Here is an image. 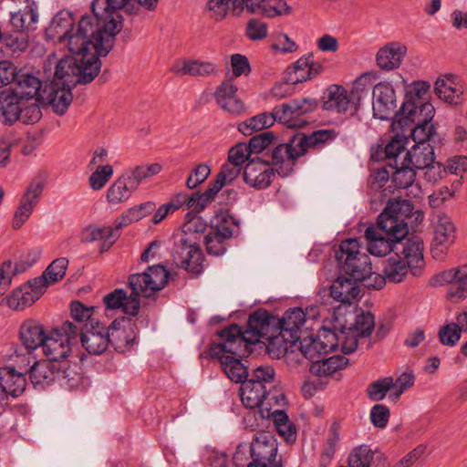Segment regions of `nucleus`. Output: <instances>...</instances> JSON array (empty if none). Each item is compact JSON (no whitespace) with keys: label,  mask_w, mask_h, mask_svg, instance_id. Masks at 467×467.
I'll return each mask as SVG.
<instances>
[{"label":"nucleus","mask_w":467,"mask_h":467,"mask_svg":"<svg viewBox=\"0 0 467 467\" xmlns=\"http://www.w3.org/2000/svg\"><path fill=\"white\" fill-rule=\"evenodd\" d=\"M403 160L405 164H410L415 170H421L435 161L434 149L430 143L414 144L405 152Z\"/></svg>","instance_id":"nucleus-36"},{"label":"nucleus","mask_w":467,"mask_h":467,"mask_svg":"<svg viewBox=\"0 0 467 467\" xmlns=\"http://www.w3.org/2000/svg\"><path fill=\"white\" fill-rule=\"evenodd\" d=\"M271 415L279 435L288 442L296 441V429L295 424L289 420L287 414L283 410H275Z\"/></svg>","instance_id":"nucleus-49"},{"label":"nucleus","mask_w":467,"mask_h":467,"mask_svg":"<svg viewBox=\"0 0 467 467\" xmlns=\"http://www.w3.org/2000/svg\"><path fill=\"white\" fill-rule=\"evenodd\" d=\"M374 326V316L370 312L357 315L354 323L348 328L342 326L337 333L342 351L345 354L353 353L358 348V337H368Z\"/></svg>","instance_id":"nucleus-14"},{"label":"nucleus","mask_w":467,"mask_h":467,"mask_svg":"<svg viewBox=\"0 0 467 467\" xmlns=\"http://www.w3.org/2000/svg\"><path fill=\"white\" fill-rule=\"evenodd\" d=\"M78 327L80 342L89 354L100 355L109 346V328L98 319H91Z\"/></svg>","instance_id":"nucleus-15"},{"label":"nucleus","mask_w":467,"mask_h":467,"mask_svg":"<svg viewBox=\"0 0 467 467\" xmlns=\"http://www.w3.org/2000/svg\"><path fill=\"white\" fill-rule=\"evenodd\" d=\"M112 174L113 168L111 165H99L89 176L88 182L90 187L95 191L102 189L111 178Z\"/></svg>","instance_id":"nucleus-61"},{"label":"nucleus","mask_w":467,"mask_h":467,"mask_svg":"<svg viewBox=\"0 0 467 467\" xmlns=\"http://www.w3.org/2000/svg\"><path fill=\"white\" fill-rule=\"evenodd\" d=\"M346 467H387V460L382 452L360 445L350 452Z\"/></svg>","instance_id":"nucleus-28"},{"label":"nucleus","mask_w":467,"mask_h":467,"mask_svg":"<svg viewBox=\"0 0 467 467\" xmlns=\"http://www.w3.org/2000/svg\"><path fill=\"white\" fill-rule=\"evenodd\" d=\"M412 211L413 204L409 200H389L376 224L369 225L365 231L368 251L375 256L394 252L397 241L409 234L407 219Z\"/></svg>","instance_id":"nucleus-3"},{"label":"nucleus","mask_w":467,"mask_h":467,"mask_svg":"<svg viewBox=\"0 0 467 467\" xmlns=\"http://www.w3.org/2000/svg\"><path fill=\"white\" fill-rule=\"evenodd\" d=\"M338 133L335 130H317L309 134L296 132L287 143L276 145L271 151L270 160L265 161L282 177L288 176L296 161L309 149L322 150L330 145Z\"/></svg>","instance_id":"nucleus-5"},{"label":"nucleus","mask_w":467,"mask_h":467,"mask_svg":"<svg viewBox=\"0 0 467 467\" xmlns=\"http://www.w3.org/2000/svg\"><path fill=\"white\" fill-rule=\"evenodd\" d=\"M431 84L428 81L418 80L408 85L405 97L398 114H407L408 118L415 116L426 105H432L427 100Z\"/></svg>","instance_id":"nucleus-22"},{"label":"nucleus","mask_w":467,"mask_h":467,"mask_svg":"<svg viewBox=\"0 0 467 467\" xmlns=\"http://www.w3.org/2000/svg\"><path fill=\"white\" fill-rule=\"evenodd\" d=\"M130 0H94L92 15L84 16L78 22V34L71 36L69 44L74 52L87 49L89 46L99 56L105 57L115 44V36L121 30V22L117 20V10ZM158 0H139L140 5L153 8Z\"/></svg>","instance_id":"nucleus-1"},{"label":"nucleus","mask_w":467,"mask_h":467,"mask_svg":"<svg viewBox=\"0 0 467 467\" xmlns=\"http://www.w3.org/2000/svg\"><path fill=\"white\" fill-rule=\"evenodd\" d=\"M394 253L398 255L402 254L403 260L408 263L410 271L415 276L421 274L425 265L424 262V244L420 236H405L397 241L394 246Z\"/></svg>","instance_id":"nucleus-20"},{"label":"nucleus","mask_w":467,"mask_h":467,"mask_svg":"<svg viewBox=\"0 0 467 467\" xmlns=\"http://www.w3.org/2000/svg\"><path fill=\"white\" fill-rule=\"evenodd\" d=\"M29 377L32 384L44 388L48 386L57 379L68 377L66 363L54 362L49 360L36 361L29 369Z\"/></svg>","instance_id":"nucleus-23"},{"label":"nucleus","mask_w":467,"mask_h":467,"mask_svg":"<svg viewBox=\"0 0 467 467\" xmlns=\"http://www.w3.org/2000/svg\"><path fill=\"white\" fill-rule=\"evenodd\" d=\"M359 248L358 239H346L341 242L339 249L336 252V259L346 275L356 281L365 282L373 273L369 256L361 253Z\"/></svg>","instance_id":"nucleus-8"},{"label":"nucleus","mask_w":467,"mask_h":467,"mask_svg":"<svg viewBox=\"0 0 467 467\" xmlns=\"http://www.w3.org/2000/svg\"><path fill=\"white\" fill-rule=\"evenodd\" d=\"M169 276L170 273L165 265L157 264L149 266L143 273L130 275L129 286L131 289L130 296L123 289L117 288L104 296L103 303L109 310L121 308L127 315L137 316L140 307L139 297H150L163 289Z\"/></svg>","instance_id":"nucleus-4"},{"label":"nucleus","mask_w":467,"mask_h":467,"mask_svg":"<svg viewBox=\"0 0 467 467\" xmlns=\"http://www.w3.org/2000/svg\"><path fill=\"white\" fill-rule=\"evenodd\" d=\"M240 396L245 408H259L265 404V400L267 397V387L254 380L245 379L242 382Z\"/></svg>","instance_id":"nucleus-34"},{"label":"nucleus","mask_w":467,"mask_h":467,"mask_svg":"<svg viewBox=\"0 0 467 467\" xmlns=\"http://www.w3.org/2000/svg\"><path fill=\"white\" fill-rule=\"evenodd\" d=\"M179 208L177 205V209ZM181 208L182 212L184 213V223L182 225L180 267L189 273L198 275L203 269V254L199 242L206 229V223L198 214L202 210L188 208V202L186 206Z\"/></svg>","instance_id":"nucleus-6"},{"label":"nucleus","mask_w":467,"mask_h":467,"mask_svg":"<svg viewBox=\"0 0 467 467\" xmlns=\"http://www.w3.org/2000/svg\"><path fill=\"white\" fill-rule=\"evenodd\" d=\"M14 82V86L8 89L21 99L28 102L41 99L42 83L36 76L29 73L17 74Z\"/></svg>","instance_id":"nucleus-29"},{"label":"nucleus","mask_w":467,"mask_h":467,"mask_svg":"<svg viewBox=\"0 0 467 467\" xmlns=\"http://www.w3.org/2000/svg\"><path fill=\"white\" fill-rule=\"evenodd\" d=\"M229 238L231 237L211 231L204 237L207 253L216 256L223 254L226 251L225 241Z\"/></svg>","instance_id":"nucleus-58"},{"label":"nucleus","mask_w":467,"mask_h":467,"mask_svg":"<svg viewBox=\"0 0 467 467\" xmlns=\"http://www.w3.org/2000/svg\"><path fill=\"white\" fill-rule=\"evenodd\" d=\"M279 324L278 336L281 337L282 341L291 346L296 344L301 338V328L306 324L304 310L300 307L286 310ZM285 348H287V346H285Z\"/></svg>","instance_id":"nucleus-25"},{"label":"nucleus","mask_w":467,"mask_h":467,"mask_svg":"<svg viewBox=\"0 0 467 467\" xmlns=\"http://www.w3.org/2000/svg\"><path fill=\"white\" fill-rule=\"evenodd\" d=\"M250 452L252 462L247 467H282L281 462L276 460L277 444L269 434L256 436L250 445Z\"/></svg>","instance_id":"nucleus-17"},{"label":"nucleus","mask_w":467,"mask_h":467,"mask_svg":"<svg viewBox=\"0 0 467 467\" xmlns=\"http://www.w3.org/2000/svg\"><path fill=\"white\" fill-rule=\"evenodd\" d=\"M68 265V260L65 257L55 259L44 271L45 276L48 278L49 283L55 284L61 280Z\"/></svg>","instance_id":"nucleus-64"},{"label":"nucleus","mask_w":467,"mask_h":467,"mask_svg":"<svg viewBox=\"0 0 467 467\" xmlns=\"http://www.w3.org/2000/svg\"><path fill=\"white\" fill-rule=\"evenodd\" d=\"M462 332L455 322H450L439 329V340L443 346L453 347L459 342Z\"/></svg>","instance_id":"nucleus-59"},{"label":"nucleus","mask_w":467,"mask_h":467,"mask_svg":"<svg viewBox=\"0 0 467 467\" xmlns=\"http://www.w3.org/2000/svg\"><path fill=\"white\" fill-rule=\"evenodd\" d=\"M434 91L441 99L452 105H458L462 102L463 87L460 83L458 76L446 74L436 80Z\"/></svg>","instance_id":"nucleus-27"},{"label":"nucleus","mask_w":467,"mask_h":467,"mask_svg":"<svg viewBox=\"0 0 467 467\" xmlns=\"http://www.w3.org/2000/svg\"><path fill=\"white\" fill-rule=\"evenodd\" d=\"M406 47L398 43H390L381 47L376 56L377 65L384 70L398 68L406 54Z\"/></svg>","instance_id":"nucleus-35"},{"label":"nucleus","mask_w":467,"mask_h":467,"mask_svg":"<svg viewBox=\"0 0 467 467\" xmlns=\"http://www.w3.org/2000/svg\"><path fill=\"white\" fill-rule=\"evenodd\" d=\"M212 231L223 236L233 237L239 232V222L232 216L228 210L218 211L211 219Z\"/></svg>","instance_id":"nucleus-42"},{"label":"nucleus","mask_w":467,"mask_h":467,"mask_svg":"<svg viewBox=\"0 0 467 467\" xmlns=\"http://www.w3.org/2000/svg\"><path fill=\"white\" fill-rule=\"evenodd\" d=\"M26 386V379L23 372H17L13 367L0 368V387L8 396L18 397Z\"/></svg>","instance_id":"nucleus-31"},{"label":"nucleus","mask_w":467,"mask_h":467,"mask_svg":"<svg viewBox=\"0 0 467 467\" xmlns=\"http://www.w3.org/2000/svg\"><path fill=\"white\" fill-rule=\"evenodd\" d=\"M219 341L213 342L210 347V356L220 361L221 367L225 375L234 382L244 381L248 377L247 368L242 363L239 358L251 352V349L243 347V352L236 354L230 351L226 346V337L218 336Z\"/></svg>","instance_id":"nucleus-10"},{"label":"nucleus","mask_w":467,"mask_h":467,"mask_svg":"<svg viewBox=\"0 0 467 467\" xmlns=\"http://www.w3.org/2000/svg\"><path fill=\"white\" fill-rule=\"evenodd\" d=\"M372 109L375 118L387 120L393 118L399 111H396L397 99L392 85L389 82H379L373 88Z\"/></svg>","instance_id":"nucleus-19"},{"label":"nucleus","mask_w":467,"mask_h":467,"mask_svg":"<svg viewBox=\"0 0 467 467\" xmlns=\"http://www.w3.org/2000/svg\"><path fill=\"white\" fill-rule=\"evenodd\" d=\"M414 381L415 377L412 372H404L400 375L397 379H394L393 390L389 394V399L397 401L406 389L413 386Z\"/></svg>","instance_id":"nucleus-63"},{"label":"nucleus","mask_w":467,"mask_h":467,"mask_svg":"<svg viewBox=\"0 0 467 467\" xmlns=\"http://www.w3.org/2000/svg\"><path fill=\"white\" fill-rule=\"evenodd\" d=\"M226 181L217 174L215 180L210 182L208 188L202 194L194 193L188 198V208L193 210H203L207 203L213 199L214 195L225 185Z\"/></svg>","instance_id":"nucleus-44"},{"label":"nucleus","mask_w":467,"mask_h":467,"mask_svg":"<svg viewBox=\"0 0 467 467\" xmlns=\"http://www.w3.org/2000/svg\"><path fill=\"white\" fill-rule=\"evenodd\" d=\"M410 266L400 255L396 253L390 255L384 263L382 272L385 280L391 283H400L408 275Z\"/></svg>","instance_id":"nucleus-40"},{"label":"nucleus","mask_w":467,"mask_h":467,"mask_svg":"<svg viewBox=\"0 0 467 467\" xmlns=\"http://www.w3.org/2000/svg\"><path fill=\"white\" fill-rule=\"evenodd\" d=\"M243 177L245 183L261 190L270 185L275 177V171L268 162L256 157L247 162L244 168Z\"/></svg>","instance_id":"nucleus-24"},{"label":"nucleus","mask_w":467,"mask_h":467,"mask_svg":"<svg viewBox=\"0 0 467 467\" xmlns=\"http://www.w3.org/2000/svg\"><path fill=\"white\" fill-rule=\"evenodd\" d=\"M3 41L6 49L12 55H19L25 52L29 45V36L26 32L18 31L15 34H8L3 36Z\"/></svg>","instance_id":"nucleus-53"},{"label":"nucleus","mask_w":467,"mask_h":467,"mask_svg":"<svg viewBox=\"0 0 467 467\" xmlns=\"http://www.w3.org/2000/svg\"><path fill=\"white\" fill-rule=\"evenodd\" d=\"M217 72V67L212 62L187 59L177 69V76L207 77Z\"/></svg>","instance_id":"nucleus-47"},{"label":"nucleus","mask_w":467,"mask_h":467,"mask_svg":"<svg viewBox=\"0 0 467 467\" xmlns=\"http://www.w3.org/2000/svg\"><path fill=\"white\" fill-rule=\"evenodd\" d=\"M237 87L232 80H225L216 88L214 97L219 106L230 114L240 115L244 112L245 107L238 99Z\"/></svg>","instance_id":"nucleus-26"},{"label":"nucleus","mask_w":467,"mask_h":467,"mask_svg":"<svg viewBox=\"0 0 467 467\" xmlns=\"http://www.w3.org/2000/svg\"><path fill=\"white\" fill-rule=\"evenodd\" d=\"M389 180V172L385 169L381 168L375 171L368 179V186L372 192H374V198H377L376 195L379 193V198H381L384 194L386 189H383L385 184Z\"/></svg>","instance_id":"nucleus-62"},{"label":"nucleus","mask_w":467,"mask_h":467,"mask_svg":"<svg viewBox=\"0 0 467 467\" xmlns=\"http://www.w3.org/2000/svg\"><path fill=\"white\" fill-rule=\"evenodd\" d=\"M95 307L86 306L79 301H74L71 304V317L75 320L74 325L82 327L86 322H89L94 317Z\"/></svg>","instance_id":"nucleus-60"},{"label":"nucleus","mask_w":467,"mask_h":467,"mask_svg":"<svg viewBox=\"0 0 467 467\" xmlns=\"http://www.w3.org/2000/svg\"><path fill=\"white\" fill-rule=\"evenodd\" d=\"M271 317L266 310H257L250 315L246 329L243 331L238 325L233 324L218 332V336L226 337V346L230 351L241 354L243 347L250 348L261 337L271 339L273 343L279 341V336L269 335Z\"/></svg>","instance_id":"nucleus-7"},{"label":"nucleus","mask_w":467,"mask_h":467,"mask_svg":"<svg viewBox=\"0 0 467 467\" xmlns=\"http://www.w3.org/2000/svg\"><path fill=\"white\" fill-rule=\"evenodd\" d=\"M299 343L302 355L312 361L323 354L335 350L340 344L337 333L327 328L320 330L317 337H306L299 340Z\"/></svg>","instance_id":"nucleus-18"},{"label":"nucleus","mask_w":467,"mask_h":467,"mask_svg":"<svg viewBox=\"0 0 467 467\" xmlns=\"http://www.w3.org/2000/svg\"><path fill=\"white\" fill-rule=\"evenodd\" d=\"M78 341V327L73 322H65L61 328L54 329L45 337L41 348L47 360L59 362L68 357L71 345Z\"/></svg>","instance_id":"nucleus-9"},{"label":"nucleus","mask_w":467,"mask_h":467,"mask_svg":"<svg viewBox=\"0 0 467 467\" xmlns=\"http://www.w3.org/2000/svg\"><path fill=\"white\" fill-rule=\"evenodd\" d=\"M435 109L432 105H426L415 116L407 118V114H397L392 122L394 127L404 129L415 123L411 129V136L415 144L429 143L431 138L434 135L435 128L431 120L434 117Z\"/></svg>","instance_id":"nucleus-13"},{"label":"nucleus","mask_w":467,"mask_h":467,"mask_svg":"<svg viewBox=\"0 0 467 467\" xmlns=\"http://www.w3.org/2000/svg\"><path fill=\"white\" fill-rule=\"evenodd\" d=\"M74 21L73 14L70 11H59L53 17L47 28V36L54 41L67 42L68 50L72 54V56H67V57H84L88 60V57L92 56L99 59L100 56L94 51L91 46L85 50H80L79 52H74L71 50L69 44L70 38L78 33V27L76 29L74 28Z\"/></svg>","instance_id":"nucleus-11"},{"label":"nucleus","mask_w":467,"mask_h":467,"mask_svg":"<svg viewBox=\"0 0 467 467\" xmlns=\"http://www.w3.org/2000/svg\"><path fill=\"white\" fill-rule=\"evenodd\" d=\"M120 234L111 226L88 225L80 234V240L83 243H91L103 240L100 252L108 251L119 239Z\"/></svg>","instance_id":"nucleus-30"},{"label":"nucleus","mask_w":467,"mask_h":467,"mask_svg":"<svg viewBox=\"0 0 467 467\" xmlns=\"http://www.w3.org/2000/svg\"><path fill=\"white\" fill-rule=\"evenodd\" d=\"M462 281H467V265L436 274L431 277V285L433 286H448Z\"/></svg>","instance_id":"nucleus-48"},{"label":"nucleus","mask_w":467,"mask_h":467,"mask_svg":"<svg viewBox=\"0 0 467 467\" xmlns=\"http://www.w3.org/2000/svg\"><path fill=\"white\" fill-rule=\"evenodd\" d=\"M20 265H14L10 260L5 261L0 265V300L10 288L13 277L26 270V266L20 267Z\"/></svg>","instance_id":"nucleus-52"},{"label":"nucleus","mask_w":467,"mask_h":467,"mask_svg":"<svg viewBox=\"0 0 467 467\" xmlns=\"http://www.w3.org/2000/svg\"><path fill=\"white\" fill-rule=\"evenodd\" d=\"M350 103L347 90L337 85L329 87L327 99L324 101V108L327 110L344 113L348 110Z\"/></svg>","instance_id":"nucleus-45"},{"label":"nucleus","mask_w":467,"mask_h":467,"mask_svg":"<svg viewBox=\"0 0 467 467\" xmlns=\"http://www.w3.org/2000/svg\"><path fill=\"white\" fill-rule=\"evenodd\" d=\"M317 107L315 99L299 98L291 99L274 109L276 121L285 124L288 128H301L308 123L306 115L313 112Z\"/></svg>","instance_id":"nucleus-12"},{"label":"nucleus","mask_w":467,"mask_h":467,"mask_svg":"<svg viewBox=\"0 0 467 467\" xmlns=\"http://www.w3.org/2000/svg\"><path fill=\"white\" fill-rule=\"evenodd\" d=\"M41 99H34V100L25 103L20 108L21 113H19L18 120H21L25 124H34L37 122L42 116L40 109Z\"/></svg>","instance_id":"nucleus-57"},{"label":"nucleus","mask_w":467,"mask_h":467,"mask_svg":"<svg viewBox=\"0 0 467 467\" xmlns=\"http://www.w3.org/2000/svg\"><path fill=\"white\" fill-rule=\"evenodd\" d=\"M348 359L343 356H332L312 361L310 372L317 377H328L345 368Z\"/></svg>","instance_id":"nucleus-38"},{"label":"nucleus","mask_w":467,"mask_h":467,"mask_svg":"<svg viewBox=\"0 0 467 467\" xmlns=\"http://www.w3.org/2000/svg\"><path fill=\"white\" fill-rule=\"evenodd\" d=\"M124 172L108 189L107 200L110 204H119L130 199L136 190Z\"/></svg>","instance_id":"nucleus-39"},{"label":"nucleus","mask_w":467,"mask_h":467,"mask_svg":"<svg viewBox=\"0 0 467 467\" xmlns=\"http://www.w3.org/2000/svg\"><path fill=\"white\" fill-rule=\"evenodd\" d=\"M55 67L54 79L42 90L41 103L48 104L57 115H64L72 102L71 88L77 84L91 82L100 72L101 62L96 57H64L57 60L56 55L47 57L44 63V71H52Z\"/></svg>","instance_id":"nucleus-2"},{"label":"nucleus","mask_w":467,"mask_h":467,"mask_svg":"<svg viewBox=\"0 0 467 467\" xmlns=\"http://www.w3.org/2000/svg\"><path fill=\"white\" fill-rule=\"evenodd\" d=\"M20 338L28 350H34L42 346L45 339L43 327L35 320L25 321L20 327Z\"/></svg>","instance_id":"nucleus-37"},{"label":"nucleus","mask_w":467,"mask_h":467,"mask_svg":"<svg viewBox=\"0 0 467 467\" xmlns=\"http://www.w3.org/2000/svg\"><path fill=\"white\" fill-rule=\"evenodd\" d=\"M37 6H25L24 9L11 13L9 24L15 32H26L35 28L34 25L37 22Z\"/></svg>","instance_id":"nucleus-41"},{"label":"nucleus","mask_w":467,"mask_h":467,"mask_svg":"<svg viewBox=\"0 0 467 467\" xmlns=\"http://www.w3.org/2000/svg\"><path fill=\"white\" fill-rule=\"evenodd\" d=\"M307 56L300 57L294 65L288 67L287 80L291 85H296L309 80Z\"/></svg>","instance_id":"nucleus-56"},{"label":"nucleus","mask_w":467,"mask_h":467,"mask_svg":"<svg viewBox=\"0 0 467 467\" xmlns=\"http://www.w3.org/2000/svg\"><path fill=\"white\" fill-rule=\"evenodd\" d=\"M416 180V170L410 164H405L404 160L401 161L400 167L397 166V170L392 173L391 182L396 188L407 189L411 188V192L417 196L420 192L418 184H414Z\"/></svg>","instance_id":"nucleus-43"},{"label":"nucleus","mask_w":467,"mask_h":467,"mask_svg":"<svg viewBox=\"0 0 467 467\" xmlns=\"http://www.w3.org/2000/svg\"><path fill=\"white\" fill-rule=\"evenodd\" d=\"M291 12V6H289L285 0H263L258 14L265 17L273 18L288 15Z\"/></svg>","instance_id":"nucleus-54"},{"label":"nucleus","mask_w":467,"mask_h":467,"mask_svg":"<svg viewBox=\"0 0 467 467\" xmlns=\"http://www.w3.org/2000/svg\"><path fill=\"white\" fill-rule=\"evenodd\" d=\"M275 121L273 109L271 113L264 112L239 123L238 130L245 136H251L255 131L270 128Z\"/></svg>","instance_id":"nucleus-46"},{"label":"nucleus","mask_w":467,"mask_h":467,"mask_svg":"<svg viewBox=\"0 0 467 467\" xmlns=\"http://www.w3.org/2000/svg\"><path fill=\"white\" fill-rule=\"evenodd\" d=\"M432 225L431 254L435 259H441L455 241L456 228L451 219L442 213L433 218Z\"/></svg>","instance_id":"nucleus-16"},{"label":"nucleus","mask_w":467,"mask_h":467,"mask_svg":"<svg viewBox=\"0 0 467 467\" xmlns=\"http://www.w3.org/2000/svg\"><path fill=\"white\" fill-rule=\"evenodd\" d=\"M358 283L351 276H339L330 286V296L337 302L351 304L360 293Z\"/></svg>","instance_id":"nucleus-33"},{"label":"nucleus","mask_w":467,"mask_h":467,"mask_svg":"<svg viewBox=\"0 0 467 467\" xmlns=\"http://www.w3.org/2000/svg\"><path fill=\"white\" fill-rule=\"evenodd\" d=\"M26 103L8 88L0 92V121L4 124L12 125L18 120L20 108Z\"/></svg>","instance_id":"nucleus-32"},{"label":"nucleus","mask_w":467,"mask_h":467,"mask_svg":"<svg viewBox=\"0 0 467 467\" xmlns=\"http://www.w3.org/2000/svg\"><path fill=\"white\" fill-rule=\"evenodd\" d=\"M43 189L44 183L41 181H33L28 185L14 213L12 221L13 229H20L28 220L39 202Z\"/></svg>","instance_id":"nucleus-21"},{"label":"nucleus","mask_w":467,"mask_h":467,"mask_svg":"<svg viewBox=\"0 0 467 467\" xmlns=\"http://www.w3.org/2000/svg\"><path fill=\"white\" fill-rule=\"evenodd\" d=\"M394 379L385 377L369 383L366 389L368 398L372 401H380L384 400L388 392L393 390Z\"/></svg>","instance_id":"nucleus-51"},{"label":"nucleus","mask_w":467,"mask_h":467,"mask_svg":"<svg viewBox=\"0 0 467 467\" xmlns=\"http://www.w3.org/2000/svg\"><path fill=\"white\" fill-rule=\"evenodd\" d=\"M36 299L29 292V286L21 285L6 297V305L13 310H23L34 304Z\"/></svg>","instance_id":"nucleus-50"},{"label":"nucleus","mask_w":467,"mask_h":467,"mask_svg":"<svg viewBox=\"0 0 467 467\" xmlns=\"http://www.w3.org/2000/svg\"><path fill=\"white\" fill-rule=\"evenodd\" d=\"M161 171V166L158 163L137 166L134 169L124 171L130 177V182L137 189L142 180L151 177Z\"/></svg>","instance_id":"nucleus-55"}]
</instances>
